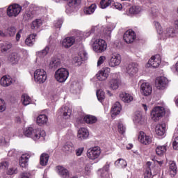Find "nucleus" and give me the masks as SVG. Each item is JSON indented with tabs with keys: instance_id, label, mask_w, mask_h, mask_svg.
<instances>
[{
	"instance_id": "23",
	"label": "nucleus",
	"mask_w": 178,
	"mask_h": 178,
	"mask_svg": "<svg viewBox=\"0 0 178 178\" xmlns=\"http://www.w3.org/2000/svg\"><path fill=\"white\" fill-rule=\"evenodd\" d=\"M13 83V79L8 75L3 76L0 80V84L2 87H9Z\"/></svg>"
},
{
	"instance_id": "7",
	"label": "nucleus",
	"mask_w": 178,
	"mask_h": 178,
	"mask_svg": "<svg viewBox=\"0 0 178 178\" xmlns=\"http://www.w3.org/2000/svg\"><path fill=\"white\" fill-rule=\"evenodd\" d=\"M34 79L36 83L39 84H44V81H47L48 76L47 72L44 69H38L34 72Z\"/></svg>"
},
{
	"instance_id": "55",
	"label": "nucleus",
	"mask_w": 178,
	"mask_h": 178,
	"mask_svg": "<svg viewBox=\"0 0 178 178\" xmlns=\"http://www.w3.org/2000/svg\"><path fill=\"white\" fill-rule=\"evenodd\" d=\"M105 60H106V56H101L97 60V66L99 67L101 65H103Z\"/></svg>"
},
{
	"instance_id": "41",
	"label": "nucleus",
	"mask_w": 178,
	"mask_h": 178,
	"mask_svg": "<svg viewBox=\"0 0 178 178\" xmlns=\"http://www.w3.org/2000/svg\"><path fill=\"white\" fill-rule=\"evenodd\" d=\"M141 7L138 6H134L129 9V15H138L141 12Z\"/></svg>"
},
{
	"instance_id": "8",
	"label": "nucleus",
	"mask_w": 178,
	"mask_h": 178,
	"mask_svg": "<svg viewBox=\"0 0 178 178\" xmlns=\"http://www.w3.org/2000/svg\"><path fill=\"white\" fill-rule=\"evenodd\" d=\"M87 51L81 49L78 53V56L74 57L72 63L75 66H81L83 60H87Z\"/></svg>"
},
{
	"instance_id": "31",
	"label": "nucleus",
	"mask_w": 178,
	"mask_h": 178,
	"mask_svg": "<svg viewBox=\"0 0 178 178\" xmlns=\"http://www.w3.org/2000/svg\"><path fill=\"white\" fill-rule=\"evenodd\" d=\"M35 37H37L36 34H31L26 38L25 44L27 47H33L35 44Z\"/></svg>"
},
{
	"instance_id": "37",
	"label": "nucleus",
	"mask_w": 178,
	"mask_h": 178,
	"mask_svg": "<svg viewBox=\"0 0 178 178\" xmlns=\"http://www.w3.org/2000/svg\"><path fill=\"white\" fill-rule=\"evenodd\" d=\"M60 66V60L58 58H53L49 65L50 69H57Z\"/></svg>"
},
{
	"instance_id": "1",
	"label": "nucleus",
	"mask_w": 178,
	"mask_h": 178,
	"mask_svg": "<svg viewBox=\"0 0 178 178\" xmlns=\"http://www.w3.org/2000/svg\"><path fill=\"white\" fill-rule=\"evenodd\" d=\"M112 30H113V27L111 26H104L102 25H97L96 26L92 27L90 31L83 33L80 31L73 30L72 34L74 36L65 38L61 41V45L63 48L69 49L70 47L74 44L76 42L75 37H78L79 38H86L87 37H90L92 33H95L97 31V34H100V35H103L107 40L111 38V34L112 33Z\"/></svg>"
},
{
	"instance_id": "36",
	"label": "nucleus",
	"mask_w": 178,
	"mask_h": 178,
	"mask_svg": "<svg viewBox=\"0 0 178 178\" xmlns=\"http://www.w3.org/2000/svg\"><path fill=\"white\" fill-rule=\"evenodd\" d=\"M95 9H97V4L92 3L90 6L85 8L83 12L85 15H92L95 12Z\"/></svg>"
},
{
	"instance_id": "14",
	"label": "nucleus",
	"mask_w": 178,
	"mask_h": 178,
	"mask_svg": "<svg viewBox=\"0 0 178 178\" xmlns=\"http://www.w3.org/2000/svg\"><path fill=\"white\" fill-rule=\"evenodd\" d=\"M41 13V10L38 7L34 8L33 9H31L30 10L27 11L24 15V20H31L33 17L38 16Z\"/></svg>"
},
{
	"instance_id": "32",
	"label": "nucleus",
	"mask_w": 178,
	"mask_h": 178,
	"mask_svg": "<svg viewBox=\"0 0 178 178\" xmlns=\"http://www.w3.org/2000/svg\"><path fill=\"white\" fill-rule=\"evenodd\" d=\"M168 150V145H158L156 147V154L159 156H162L166 151Z\"/></svg>"
},
{
	"instance_id": "58",
	"label": "nucleus",
	"mask_w": 178,
	"mask_h": 178,
	"mask_svg": "<svg viewBox=\"0 0 178 178\" xmlns=\"http://www.w3.org/2000/svg\"><path fill=\"white\" fill-rule=\"evenodd\" d=\"M63 23V20L58 19L54 22V27H56V29H60V27H62Z\"/></svg>"
},
{
	"instance_id": "15",
	"label": "nucleus",
	"mask_w": 178,
	"mask_h": 178,
	"mask_svg": "<svg viewBox=\"0 0 178 178\" xmlns=\"http://www.w3.org/2000/svg\"><path fill=\"white\" fill-rule=\"evenodd\" d=\"M80 2H81V0H69L65 10L66 13H67V15H70V13L74 12Z\"/></svg>"
},
{
	"instance_id": "35",
	"label": "nucleus",
	"mask_w": 178,
	"mask_h": 178,
	"mask_svg": "<svg viewBox=\"0 0 178 178\" xmlns=\"http://www.w3.org/2000/svg\"><path fill=\"white\" fill-rule=\"evenodd\" d=\"M48 161H49V155L48 154L43 153L40 155V164L41 166H47Z\"/></svg>"
},
{
	"instance_id": "11",
	"label": "nucleus",
	"mask_w": 178,
	"mask_h": 178,
	"mask_svg": "<svg viewBox=\"0 0 178 178\" xmlns=\"http://www.w3.org/2000/svg\"><path fill=\"white\" fill-rule=\"evenodd\" d=\"M126 73L129 77H134L138 73V64L131 63L126 66Z\"/></svg>"
},
{
	"instance_id": "18",
	"label": "nucleus",
	"mask_w": 178,
	"mask_h": 178,
	"mask_svg": "<svg viewBox=\"0 0 178 178\" xmlns=\"http://www.w3.org/2000/svg\"><path fill=\"white\" fill-rule=\"evenodd\" d=\"M136 40V32L133 30H128L124 34V40L127 44H131Z\"/></svg>"
},
{
	"instance_id": "21",
	"label": "nucleus",
	"mask_w": 178,
	"mask_h": 178,
	"mask_svg": "<svg viewBox=\"0 0 178 178\" xmlns=\"http://www.w3.org/2000/svg\"><path fill=\"white\" fill-rule=\"evenodd\" d=\"M138 140L141 144H144L145 145L150 144L152 141L151 137L147 136L143 131L139 132Z\"/></svg>"
},
{
	"instance_id": "47",
	"label": "nucleus",
	"mask_w": 178,
	"mask_h": 178,
	"mask_svg": "<svg viewBox=\"0 0 178 178\" xmlns=\"http://www.w3.org/2000/svg\"><path fill=\"white\" fill-rule=\"evenodd\" d=\"M112 3L111 0H101L100 8L102 9H106Z\"/></svg>"
},
{
	"instance_id": "40",
	"label": "nucleus",
	"mask_w": 178,
	"mask_h": 178,
	"mask_svg": "<svg viewBox=\"0 0 178 178\" xmlns=\"http://www.w3.org/2000/svg\"><path fill=\"white\" fill-rule=\"evenodd\" d=\"M61 113H63L65 119H68L70 118V115H72V110H70L67 106H63L61 108Z\"/></svg>"
},
{
	"instance_id": "57",
	"label": "nucleus",
	"mask_w": 178,
	"mask_h": 178,
	"mask_svg": "<svg viewBox=\"0 0 178 178\" xmlns=\"http://www.w3.org/2000/svg\"><path fill=\"white\" fill-rule=\"evenodd\" d=\"M100 176L102 178H112V174L107 171H104V172H100Z\"/></svg>"
},
{
	"instance_id": "34",
	"label": "nucleus",
	"mask_w": 178,
	"mask_h": 178,
	"mask_svg": "<svg viewBox=\"0 0 178 178\" xmlns=\"http://www.w3.org/2000/svg\"><path fill=\"white\" fill-rule=\"evenodd\" d=\"M48 122V117L46 115H40L36 120V123L39 126H42V124H47Z\"/></svg>"
},
{
	"instance_id": "48",
	"label": "nucleus",
	"mask_w": 178,
	"mask_h": 178,
	"mask_svg": "<svg viewBox=\"0 0 178 178\" xmlns=\"http://www.w3.org/2000/svg\"><path fill=\"white\" fill-rule=\"evenodd\" d=\"M63 149L66 152H72V151H73V149H74V147H73V143H67L64 145V149Z\"/></svg>"
},
{
	"instance_id": "38",
	"label": "nucleus",
	"mask_w": 178,
	"mask_h": 178,
	"mask_svg": "<svg viewBox=\"0 0 178 178\" xmlns=\"http://www.w3.org/2000/svg\"><path fill=\"white\" fill-rule=\"evenodd\" d=\"M84 120L88 124H93V123H97L98 119L94 115H86L84 117Z\"/></svg>"
},
{
	"instance_id": "13",
	"label": "nucleus",
	"mask_w": 178,
	"mask_h": 178,
	"mask_svg": "<svg viewBox=\"0 0 178 178\" xmlns=\"http://www.w3.org/2000/svg\"><path fill=\"white\" fill-rule=\"evenodd\" d=\"M161 65V56L159 55L153 56L149 60L148 63L146 64V67H159Z\"/></svg>"
},
{
	"instance_id": "26",
	"label": "nucleus",
	"mask_w": 178,
	"mask_h": 178,
	"mask_svg": "<svg viewBox=\"0 0 178 178\" xmlns=\"http://www.w3.org/2000/svg\"><path fill=\"white\" fill-rule=\"evenodd\" d=\"M120 98L125 104H130L133 101V96L127 92L120 93Z\"/></svg>"
},
{
	"instance_id": "12",
	"label": "nucleus",
	"mask_w": 178,
	"mask_h": 178,
	"mask_svg": "<svg viewBox=\"0 0 178 178\" xmlns=\"http://www.w3.org/2000/svg\"><path fill=\"white\" fill-rule=\"evenodd\" d=\"M122 63V56L120 54L117 53H113L111 56V58L108 60V65L111 67H116V66H119Z\"/></svg>"
},
{
	"instance_id": "53",
	"label": "nucleus",
	"mask_w": 178,
	"mask_h": 178,
	"mask_svg": "<svg viewBox=\"0 0 178 178\" xmlns=\"http://www.w3.org/2000/svg\"><path fill=\"white\" fill-rule=\"evenodd\" d=\"M154 23L158 34H161L162 32V26H161V24L158 22H154Z\"/></svg>"
},
{
	"instance_id": "46",
	"label": "nucleus",
	"mask_w": 178,
	"mask_h": 178,
	"mask_svg": "<svg viewBox=\"0 0 178 178\" xmlns=\"http://www.w3.org/2000/svg\"><path fill=\"white\" fill-rule=\"evenodd\" d=\"M42 25V20L41 19H36L32 22L31 29L34 30L35 29H38Z\"/></svg>"
},
{
	"instance_id": "9",
	"label": "nucleus",
	"mask_w": 178,
	"mask_h": 178,
	"mask_svg": "<svg viewBox=\"0 0 178 178\" xmlns=\"http://www.w3.org/2000/svg\"><path fill=\"white\" fill-rule=\"evenodd\" d=\"M22 12V6L19 4L10 5L7 8V16L9 17H16Z\"/></svg>"
},
{
	"instance_id": "19",
	"label": "nucleus",
	"mask_w": 178,
	"mask_h": 178,
	"mask_svg": "<svg viewBox=\"0 0 178 178\" xmlns=\"http://www.w3.org/2000/svg\"><path fill=\"white\" fill-rule=\"evenodd\" d=\"M89 136L90 132H88V129L86 128H80L78 130L77 138L80 141H83V140H87Z\"/></svg>"
},
{
	"instance_id": "17",
	"label": "nucleus",
	"mask_w": 178,
	"mask_h": 178,
	"mask_svg": "<svg viewBox=\"0 0 178 178\" xmlns=\"http://www.w3.org/2000/svg\"><path fill=\"white\" fill-rule=\"evenodd\" d=\"M109 73H111V68L104 67L103 70L99 71L97 74V79L99 80V81H105L108 79L109 76Z\"/></svg>"
},
{
	"instance_id": "62",
	"label": "nucleus",
	"mask_w": 178,
	"mask_h": 178,
	"mask_svg": "<svg viewBox=\"0 0 178 178\" xmlns=\"http://www.w3.org/2000/svg\"><path fill=\"white\" fill-rule=\"evenodd\" d=\"M17 154H18V152L16 149H13L8 152V156H16V155H17Z\"/></svg>"
},
{
	"instance_id": "63",
	"label": "nucleus",
	"mask_w": 178,
	"mask_h": 178,
	"mask_svg": "<svg viewBox=\"0 0 178 178\" xmlns=\"http://www.w3.org/2000/svg\"><path fill=\"white\" fill-rule=\"evenodd\" d=\"M9 166V163L8 161H2L0 163V169H7Z\"/></svg>"
},
{
	"instance_id": "24",
	"label": "nucleus",
	"mask_w": 178,
	"mask_h": 178,
	"mask_svg": "<svg viewBox=\"0 0 178 178\" xmlns=\"http://www.w3.org/2000/svg\"><path fill=\"white\" fill-rule=\"evenodd\" d=\"M108 86L111 90H118L120 86V81L118 78H111L108 81Z\"/></svg>"
},
{
	"instance_id": "45",
	"label": "nucleus",
	"mask_w": 178,
	"mask_h": 178,
	"mask_svg": "<svg viewBox=\"0 0 178 178\" xmlns=\"http://www.w3.org/2000/svg\"><path fill=\"white\" fill-rule=\"evenodd\" d=\"M96 95L99 102H102V101L105 99V92L102 90H98L96 92Z\"/></svg>"
},
{
	"instance_id": "64",
	"label": "nucleus",
	"mask_w": 178,
	"mask_h": 178,
	"mask_svg": "<svg viewBox=\"0 0 178 178\" xmlns=\"http://www.w3.org/2000/svg\"><path fill=\"white\" fill-rule=\"evenodd\" d=\"M113 6L115 9H118V10H122V9H123V6L120 3H115Z\"/></svg>"
},
{
	"instance_id": "51",
	"label": "nucleus",
	"mask_w": 178,
	"mask_h": 178,
	"mask_svg": "<svg viewBox=\"0 0 178 178\" xmlns=\"http://www.w3.org/2000/svg\"><path fill=\"white\" fill-rule=\"evenodd\" d=\"M118 131L120 134H124L126 133V127L122 122H119L118 124Z\"/></svg>"
},
{
	"instance_id": "4",
	"label": "nucleus",
	"mask_w": 178,
	"mask_h": 178,
	"mask_svg": "<svg viewBox=\"0 0 178 178\" xmlns=\"http://www.w3.org/2000/svg\"><path fill=\"white\" fill-rule=\"evenodd\" d=\"M101 147L96 146L90 147L87 150L86 156L90 161L98 162L102 154Z\"/></svg>"
},
{
	"instance_id": "61",
	"label": "nucleus",
	"mask_w": 178,
	"mask_h": 178,
	"mask_svg": "<svg viewBox=\"0 0 178 178\" xmlns=\"http://www.w3.org/2000/svg\"><path fill=\"white\" fill-rule=\"evenodd\" d=\"M165 31H167V34L169 35V37H175V29L173 28L167 29Z\"/></svg>"
},
{
	"instance_id": "39",
	"label": "nucleus",
	"mask_w": 178,
	"mask_h": 178,
	"mask_svg": "<svg viewBox=\"0 0 178 178\" xmlns=\"http://www.w3.org/2000/svg\"><path fill=\"white\" fill-rule=\"evenodd\" d=\"M169 169H170V174L172 176H175L176 173H177V167L176 166V163L173 161L169 162Z\"/></svg>"
},
{
	"instance_id": "44",
	"label": "nucleus",
	"mask_w": 178,
	"mask_h": 178,
	"mask_svg": "<svg viewBox=\"0 0 178 178\" xmlns=\"http://www.w3.org/2000/svg\"><path fill=\"white\" fill-rule=\"evenodd\" d=\"M115 165L118 168H126L127 166V162L123 159H120L115 162Z\"/></svg>"
},
{
	"instance_id": "56",
	"label": "nucleus",
	"mask_w": 178,
	"mask_h": 178,
	"mask_svg": "<svg viewBox=\"0 0 178 178\" xmlns=\"http://www.w3.org/2000/svg\"><path fill=\"white\" fill-rule=\"evenodd\" d=\"M110 166H111V163L107 162L106 165L102 168V169L99 170V172L102 173V172H108L109 170Z\"/></svg>"
},
{
	"instance_id": "60",
	"label": "nucleus",
	"mask_w": 178,
	"mask_h": 178,
	"mask_svg": "<svg viewBox=\"0 0 178 178\" xmlns=\"http://www.w3.org/2000/svg\"><path fill=\"white\" fill-rule=\"evenodd\" d=\"M85 175L86 176H90L91 175V165H86L85 166Z\"/></svg>"
},
{
	"instance_id": "3",
	"label": "nucleus",
	"mask_w": 178,
	"mask_h": 178,
	"mask_svg": "<svg viewBox=\"0 0 178 178\" xmlns=\"http://www.w3.org/2000/svg\"><path fill=\"white\" fill-rule=\"evenodd\" d=\"M92 50L94 52H96V54H102V52H105L108 48V44L104 39H92Z\"/></svg>"
},
{
	"instance_id": "49",
	"label": "nucleus",
	"mask_w": 178,
	"mask_h": 178,
	"mask_svg": "<svg viewBox=\"0 0 178 178\" xmlns=\"http://www.w3.org/2000/svg\"><path fill=\"white\" fill-rule=\"evenodd\" d=\"M159 38L160 40H168V38H169V34H168V31H166V30L163 31L161 29V33H159Z\"/></svg>"
},
{
	"instance_id": "30",
	"label": "nucleus",
	"mask_w": 178,
	"mask_h": 178,
	"mask_svg": "<svg viewBox=\"0 0 178 178\" xmlns=\"http://www.w3.org/2000/svg\"><path fill=\"white\" fill-rule=\"evenodd\" d=\"M48 52H49V46H46L43 50L37 51L36 52L37 60H38V59H42V58H44V56H47V55H48Z\"/></svg>"
},
{
	"instance_id": "20",
	"label": "nucleus",
	"mask_w": 178,
	"mask_h": 178,
	"mask_svg": "<svg viewBox=\"0 0 178 178\" xmlns=\"http://www.w3.org/2000/svg\"><path fill=\"white\" fill-rule=\"evenodd\" d=\"M122 111V105H120V103L119 102H116L112 106L111 110V118H115V116H118L119 113H120Z\"/></svg>"
},
{
	"instance_id": "25",
	"label": "nucleus",
	"mask_w": 178,
	"mask_h": 178,
	"mask_svg": "<svg viewBox=\"0 0 178 178\" xmlns=\"http://www.w3.org/2000/svg\"><path fill=\"white\" fill-rule=\"evenodd\" d=\"M30 156L27 154H22L19 159V165L22 168H27L29 166V159Z\"/></svg>"
},
{
	"instance_id": "50",
	"label": "nucleus",
	"mask_w": 178,
	"mask_h": 178,
	"mask_svg": "<svg viewBox=\"0 0 178 178\" xmlns=\"http://www.w3.org/2000/svg\"><path fill=\"white\" fill-rule=\"evenodd\" d=\"M7 34H8V35L10 37H13L15 35V34H16V28L13 27V26H10L9 28L7 29Z\"/></svg>"
},
{
	"instance_id": "33",
	"label": "nucleus",
	"mask_w": 178,
	"mask_h": 178,
	"mask_svg": "<svg viewBox=\"0 0 178 178\" xmlns=\"http://www.w3.org/2000/svg\"><path fill=\"white\" fill-rule=\"evenodd\" d=\"M20 60V56L17 53H12L8 57V60L15 65V63H18L19 60Z\"/></svg>"
},
{
	"instance_id": "27",
	"label": "nucleus",
	"mask_w": 178,
	"mask_h": 178,
	"mask_svg": "<svg viewBox=\"0 0 178 178\" xmlns=\"http://www.w3.org/2000/svg\"><path fill=\"white\" fill-rule=\"evenodd\" d=\"M58 175L63 178H69V171L60 165L56 167Z\"/></svg>"
},
{
	"instance_id": "5",
	"label": "nucleus",
	"mask_w": 178,
	"mask_h": 178,
	"mask_svg": "<svg viewBox=\"0 0 178 178\" xmlns=\"http://www.w3.org/2000/svg\"><path fill=\"white\" fill-rule=\"evenodd\" d=\"M166 111L165 110V107L163 106H156L154 107L152 112H151V116L152 120L154 122H158L159 120H161L165 116Z\"/></svg>"
},
{
	"instance_id": "52",
	"label": "nucleus",
	"mask_w": 178,
	"mask_h": 178,
	"mask_svg": "<svg viewBox=\"0 0 178 178\" xmlns=\"http://www.w3.org/2000/svg\"><path fill=\"white\" fill-rule=\"evenodd\" d=\"M17 173V168L15 167L10 168L7 171V175L11 176L12 175H16Z\"/></svg>"
},
{
	"instance_id": "6",
	"label": "nucleus",
	"mask_w": 178,
	"mask_h": 178,
	"mask_svg": "<svg viewBox=\"0 0 178 178\" xmlns=\"http://www.w3.org/2000/svg\"><path fill=\"white\" fill-rule=\"evenodd\" d=\"M54 77L58 83H65L69 77V71L66 68H59L55 72Z\"/></svg>"
},
{
	"instance_id": "54",
	"label": "nucleus",
	"mask_w": 178,
	"mask_h": 178,
	"mask_svg": "<svg viewBox=\"0 0 178 178\" xmlns=\"http://www.w3.org/2000/svg\"><path fill=\"white\" fill-rule=\"evenodd\" d=\"M172 147L174 149L178 150V136H174V140L172 142Z\"/></svg>"
},
{
	"instance_id": "42",
	"label": "nucleus",
	"mask_w": 178,
	"mask_h": 178,
	"mask_svg": "<svg viewBox=\"0 0 178 178\" xmlns=\"http://www.w3.org/2000/svg\"><path fill=\"white\" fill-rule=\"evenodd\" d=\"M0 48L1 52H7L10 48H12V43L8 42L6 43L0 44Z\"/></svg>"
},
{
	"instance_id": "43",
	"label": "nucleus",
	"mask_w": 178,
	"mask_h": 178,
	"mask_svg": "<svg viewBox=\"0 0 178 178\" xmlns=\"http://www.w3.org/2000/svg\"><path fill=\"white\" fill-rule=\"evenodd\" d=\"M22 102L24 106H27V105H30V104H31V98H30V96H28L26 94L22 95Z\"/></svg>"
},
{
	"instance_id": "29",
	"label": "nucleus",
	"mask_w": 178,
	"mask_h": 178,
	"mask_svg": "<svg viewBox=\"0 0 178 178\" xmlns=\"http://www.w3.org/2000/svg\"><path fill=\"white\" fill-rule=\"evenodd\" d=\"M81 90V85L78 81H74L71 85V92L72 94H79Z\"/></svg>"
},
{
	"instance_id": "10",
	"label": "nucleus",
	"mask_w": 178,
	"mask_h": 178,
	"mask_svg": "<svg viewBox=\"0 0 178 178\" xmlns=\"http://www.w3.org/2000/svg\"><path fill=\"white\" fill-rule=\"evenodd\" d=\"M139 86H140V92L142 95L148 97V95L152 94V86H151L149 83L145 81H140Z\"/></svg>"
},
{
	"instance_id": "59",
	"label": "nucleus",
	"mask_w": 178,
	"mask_h": 178,
	"mask_svg": "<svg viewBox=\"0 0 178 178\" xmlns=\"http://www.w3.org/2000/svg\"><path fill=\"white\" fill-rule=\"evenodd\" d=\"M6 109V104H5V101L0 99V112H3Z\"/></svg>"
},
{
	"instance_id": "16",
	"label": "nucleus",
	"mask_w": 178,
	"mask_h": 178,
	"mask_svg": "<svg viewBox=\"0 0 178 178\" xmlns=\"http://www.w3.org/2000/svg\"><path fill=\"white\" fill-rule=\"evenodd\" d=\"M168 79L165 76H160L156 79V87L158 90H165L168 87Z\"/></svg>"
},
{
	"instance_id": "2",
	"label": "nucleus",
	"mask_w": 178,
	"mask_h": 178,
	"mask_svg": "<svg viewBox=\"0 0 178 178\" xmlns=\"http://www.w3.org/2000/svg\"><path fill=\"white\" fill-rule=\"evenodd\" d=\"M24 134L26 137H30L31 138L34 140V141H37L38 140H40V141H44L47 136L45 131L41 130L40 129H34L31 127L25 129L24 131Z\"/></svg>"
},
{
	"instance_id": "22",
	"label": "nucleus",
	"mask_w": 178,
	"mask_h": 178,
	"mask_svg": "<svg viewBox=\"0 0 178 178\" xmlns=\"http://www.w3.org/2000/svg\"><path fill=\"white\" fill-rule=\"evenodd\" d=\"M165 131H166V124L161 123V124H158L156 126L155 132H156V134L159 136V137H162V136H165Z\"/></svg>"
},
{
	"instance_id": "28",
	"label": "nucleus",
	"mask_w": 178,
	"mask_h": 178,
	"mask_svg": "<svg viewBox=\"0 0 178 178\" xmlns=\"http://www.w3.org/2000/svg\"><path fill=\"white\" fill-rule=\"evenodd\" d=\"M134 122L135 124H143L144 123V118H143V114L140 111L135 113Z\"/></svg>"
}]
</instances>
